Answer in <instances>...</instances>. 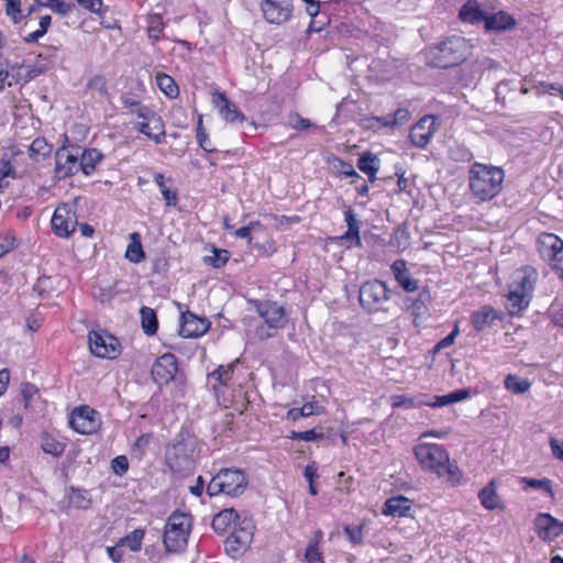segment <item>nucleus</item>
<instances>
[{
  "mask_svg": "<svg viewBox=\"0 0 563 563\" xmlns=\"http://www.w3.org/2000/svg\"><path fill=\"white\" fill-rule=\"evenodd\" d=\"M415 455L426 471L446 477L452 484H460L462 473L456 464L450 461L446 450L439 444L422 443L415 448Z\"/></svg>",
  "mask_w": 563,
  "mask_h": 563,
  "instance_id": "obj_1",
  "label": "nucleus"
},
{
  "mask_svg": "<svg viewBox=\"0 0 563 563\" xmlns=\"http://www.w3.org/2000/svg\"><path fill=\"white\" fill-rule=\"evenodd\" d=\"M472 48L471 41L453 35L428 48L426 53L427 63L438 68L454 67L471 55Z\"/></svg>",
  "mask_w": 563,
  "mask_h": 563,
  "instance_id": "obj_2",
  "label": "nucleus"
},
{
  "mask_svg": "<svg viewBox=\"0 0 563 563\" xmlns=\"http://www.w3.org/2000/svg\"><path fill=\"white\" fill-rule=\"evenodd\" d=\"M504 177L499 167L474 163L468 170L470 190L481 201L490 200L501 191Z\"/></svg>",
  "mask_w": 563,
  "mask_h": 563,
  "instance_id": "obj_3",
  "label": "nucleus"
},
{
  "mask_svg": "<svg viewBox=\"0 0 563 563\" xmlns=\"http://www.w3.org/2000/svg\"><path fill=\"white\" fill-rule=\"evenodd\" d=\"M197 440L189 434H179L167 448L166 463L174 473H189L195 467Z\"/></svg>",
  "mask_w": 563,
  "mask_h": 563,
  "instance_id": "obj_4",
  "label": "nucleus"
},
{
  "mask_svg": "<svg viewBox=\"0 0 563 563\" xmlns=\"http://www.w3.org/2000/svg\"><path fill=\"white\" fill-rule=\"evenodd\" d=\"M247 486V478L245 474L236 468L221 470L212 477L207 486V493L210 496L224 494L228 496L241 495Z\"/></svg>",
  "mask_w": 563,
  "mask_h": 563,
  "instance_id": "obj_5",
  "label": "nucleus"
},
{
  "mask_svg": "<svg viewBox=\"0 0 563 563\" xmlns=\"http://www.w3.org/2000/svg\"><path fill=\"white\" fill-rule=\"evenodd\" d=\"M191 530V518L186 514L174 512L165 526L164 544L169 552H179L187 545Z\"/></svg>",
  "mask_w": 563,
  "mask_h": 563,
  "instance_id": "obj_6",
  "label": "nucleus"
},
{
  "mask_svg": "<svg viewBox=\"0 0 563 563\" xmlns=\"http://www.w3.org/2000/svg\"><path fill=\"white\" fill-rule=\"evenodd\" d=\"M358 299L361 306L371 313L385 311L390 299V290L380 280H369L361 286Z\"/></svg>",
  "mask_w": 563,
  "mask_h": 563,
  "instance_id": "obj_7",
  "label": "nucleus"
},
{
  "mask_svg": "<svg viewBox=\"0 0 563 563\" xmlns=\"http://www.w3.org/2000/svg\"><path fill=\"white\" fill-rule=\"evenodd\" d=\"M254 529L252 519L243 518L239 520L232 534L225 540V551L231 558L236 559L249 549L253 540Z\"/></svg>",
  "mask_w": 563,
  "mask_h": 563,
  "instance_id": "obj_8",
  "label": "nucleus"
},
{
  "mask_svg": "<svg viewBox=\"0 0 563 563\" xmlns=\"http://www.w3.org/2000/svg\"><path fill=\"white\" fill-rule=\"evenodd\" d=\"M89 349L92 354L102 358H115L121 352L118 339L106 331L89 333Z\"/></svg>",
  "mask_w": 563,
  "mask_h": 563,
  "instance_id": "obj_9",
  "label": "nucleus"
},
{
  "mask_svg": "<svg viewBox=\"0 0 563 563\" xmlns=\"http://www.w3.org/2000/svg\"><path fill=\"white\" fill-rule=\"evenodd\" d=\"M78 219L74 207L59 205L52 217V230L59 238H68L76 229Z\"/></svg>",
  "mask_w": 563,
  "mask_h": 563,
  "instance_id": "obj_10",
  "label": "nucleus"
},
{
  "mask_svg": "<svg viewBox=\"0 0 563 563\" xmlns=\"http://www.w3.org/2000/svg\"><path fill=\"white\" fill-rule=\"evenodd\" d=\"M439 129L437 117L424 115L411 128L409 136L415 146L423 148Z\"/></svg>",
  "mask_w": 563,
  "mask_h": 563,
  "instance_id": "obj_11",
  "label": "nucleus"
},
{
  "mask_svg": "<svg viewBox=\"0 0 563 563\" xmlns=\"http://www.w3.org/2000/svg\"><path fill=\"white\" fill-rule=\"evenodd\" d=\"M261 10L271 24H284L289 21L292 5L287 0H262Z\"/></svg>",
  "mask_w": 563,
  "mask_h": 563,
  "instance_id": "obj_12",
  "label": "nucleus"
},
{
  "mask_svg": "<svg viewBox=\"0 0 563 563\" xmlns=\"http://www.w3.org/2000/svg\"><path fill=\"white\" fill-rule=\"evenodd\" d=\"M178 371L174 354L165 353L152 366V377L157 385H166L174 379Z\"/></svg>",
  "mask_w": 563,
  "mask_h": 563,
  "instance_id": "obj_13",
  "label": "nucleus"
},
{
  "mask_svg": "<svg viewBox=\"0 0 563 563\" xmlns=\"http://www.w3.org/2000/svg\"><path fill=\"white\" fill-rule=\"evenodd\" d=\"M528 276L526 274L518 277V282L514 280L511 288L507 295L506 308L511 316L519 314L528 305L526 301V284Z\"/></svg>",
  "mask_w": 563,
  "mask_h": 563,
  "instance_id": "obj_14",
  "label": "nucleus"
},
{
  "mask_svg": "<svg viewBox=\"0 0 563 563\" xmlns=\"http://www.w3.org/2000/svg\"><path fill=\"white\" fill-rule=\"evenodd\" d=\"M79 151L77 147L76 153H73L63 147L56 152L55 173L58 178L69 177L80 170Z\"/></svg>",
  "mask_w": 563,
  "mask_h": 563,
  "instance_id": "obj_15",
  "label": "nucleus"
},
{
  "mask_svg": "<svg viewBox=\"0 0 563 563\" xmlns=\"http://www.w3.org/2000/svg\"><path fill=\"white\" fill-rule=\"evenodd\" d=\"M210 328L206 318H200L190 311L181 313L179 334L184 338H198Z\"/></svg>",
  "mask_w": 563,
  "mask_h": 563,
  "instance_id": "obj_16",
  "label": "nucleus"
},
{
  "mask_svg": "<svg viewBox=\"0 0 563 563\" xmlns=\"http://www.w3.org/2000/svg\"><path fill=\"white\" fill-rule=\"evenodd\" d=\"M256 310L269 329H282L287 322L284 308L276 302H260Z\"/></svg>",
  "mask_w": 563,
  "mask_h": 563,
  "instance_id": "obj_17",
  "label": "nucleus"
},
{
  "mask_svg": "<svg viewBox=\"0 0 563 563\" xmlns=\"http://www.w3.org/2000/svg\"><path fill=\"white\" fill-rule=\"evenodd\" d=\"M70 427L81 434H90L96 431L98 424L95 419V411L89 407L75 409L69 419Z\"/></svg>",
  "mask_w": 563,
  "mask_h": 563,
  "instance_id": "obj_18",
  "label": "nucleus"
},
{
  "mask_svg": "<svg viewBox=\"0 0 563 563\" xmlns=\"http://www.w3.org/2000/svg\"><path fill=\"white\" fill-rule=\"evenodd\" d=\"M563 250V241L553 233H542L537 239V251L540 256L549 262Z\"/></svg>",
  "mask_w": 563,
  "mask_h": 563,
  "instance_id": "obj_19",
  "label": "nucleus"
},
{
  "mask_svg": "<svg viewBox=\"0 0 563 563\" xmlns=\"http://www.w3.org/2000/svg\"><path fill=\"white\" fill-rule=\"evenodd\" d=\"M536 530L542 540H552L562 534L561 522L549 514H541L534 521Z\"/></svg>",
  "mask_w": 563,
  "mask_h": 563,
  "instance_id": "obj_20",
  "label": "nucleus"
},
{
  "mask_svg": "<svg viewBox=\"0 0 563 563\" xmlns=\"http://www.w3.org/2000/svg\"><path fill=\"white\" fill-rule=\"evenodd\" d=\"M213 104L219 109L222 118L228 122L243 121L245 118L238 108L227 98L224 92H214Z\"/></svg>",
  "mask_w": 563,
  "mask_h": 563,
  "instance_id": "obj_21",
  "label": "nucleus"
},
{
  "mask_svg": "<svg viewBox=\"0 0 563 563\" xmlns=\"http://www.w3.org/2000/svg\"><path fill=\"white\" fill-rule=\"evenodd\" d=\"M390 269L394 274L395 279L405 291L413 292L418 290V280L410 277V274L407 269V263L405 260H396L391 264Z\"/></svg>",
  "mask_w": 563,
  "mask_h": 563,
  "instance_id": "obj_22",
  "label": "nucleus"
},
{
  "mask_svg": "<svg viewBox=\"0 0 563 563\" xmlns=\"http://www.w3.org/2000/svg\"><path fill=\"white\" fill-rule=\"evenodd\" d=\"M496 320H500V314L490 306H483L471 314V322L478 332L490 328Z\"/></svg>",
  "mask_w": 563,
  "mask_h": 563,
  "instance_id": "obj_23",
  "label": "nucleus"
},
{
  "mask_svg": "<svg viewBox=\"0 0 563 563\" xmlns=\"http://www.w3.org/2000/svg\"><path fill=\"white\" fill-rule=\"evenodd\" d=\"M411 509L410 499L404 496L391 497L386 500L383 514L393 517H405Z\"/></svg>",
  "mask_w": 563,
  "mask_h": 563,
  "instance_id": "obj_24",
  "label": "nucleus"
},
{
  "mask_svg": "<svg viewBox=\"0 0 563 563\" xmlns=\"http://www.w3.org/2000/svg\"><path fill=\"white\" fill-rule=\"evenodd\" d=\"M344 219L346 222L347 231L340 236L341 241L355 243V245H361V238H360V225L358 221L351 208H346L344 211ZM352 244H349L350 247Z\"/></svg>",
  "mask_w": 563,
  "mask_h": 563,
  "instance_id": "obj_25",
  "label": "nucleus"
},
{
  "mask_svg": "<svg viewBox=\"0 0 563 563\" xmlns=\"http://www.w3.org/2000/svg\"><path fill=\"white\" fill-rule=\"evenodd\" d=\"M410 119V112L409 110L405 108L398 109L394 115H386V117H374L368 119V122H376L382 124L383 126H398L407 123ZM374 123L368 124V128H374Z\"/></svg>",
  "mask_w": 563,
  "mask_h": 563,
  "instance_id": "obj_26",
  "label": "nucleus"
},
{
  "mask_svg": "<svg viewBox=\"0 0 563 563\" xmlns=\"http://www.w3.org/2000/svg\"><path fill=\"white\" fill-rule=\"evenodd\" d=\"M240 517L233 508L223 509L212 520V528L218 533H224Z\"/></svg>",
  "mask_w": 563,
  "mask_h": 563,
  "instance_id": "obj_27",
  "label": "nucleus"
},
{
  "mask_svg": "<svg viewBox=\"0 0 563 563\" xmlns=\"http://www.w3.org/2000/svg\"><path fill=\"white\" fill-rule=\"evenodd\" d=\"M460 19L466 23H478L485 21L486 14L481 10L475 0H468L460 10Z\"/></svg>",
  "mask_w": 563,
  "mask_h": 563,
  "instance_id": "obj_28",
  "label": "nucleus"
},
{
  "mask_svg": "<svg viewBox=\"0 0 563 563\" xmlns=\"http://www.w3.org/2000/svg\"><path fill=\"white\" fill-rule=\"evenodd\" d=\"M485 27L488 31H505L515 24V20L507 13L500 11L498 13L487 15L485 18Z\"/></svg>",
  "mask_w": 563,
  "mask_h": 563,
  "instance_id": "obj_29",
  "label": "nucleus"
},
{
  "mask_svg": "<svg viewBox=\"0 0 563 563\" xmlns=\"http://www.w3.org/2000/svg\"><path fill=\"white\" fill-rule=\"evenodd\" d=\"M102 159V154L96 148H89L81 152L79 162L80 170L85 175H90L95 172L96 165Z\"/></svg>",
  "mask_w": 563,
  "mask_h": 563,
  "instance_id": "obj_30",
  "label": "nucleus"
},
{
  "mask_svg": "<svg viewBox=\"0 0 563 563\" xmlns=\"http://www.w3.org/2000/svg\"><path fill=\"white\" fill-rule=\"evenodd\" d=\"M478 498L482 505L489 510L497 509L500 507L501 501L495 489V482L492 481L486 485L478 494Z\"/></svg>",
  "mask_w": 563,
  "mask_h": 563,
  "instance_id": "obj_31",
  "label": "nucleus"
},
{
  "mask_svg": "<svg viewBox=\"0 0 563 563\" xmlns=\"http://www.w3.org/2000/svg\"><path fill=\"white\" fill-rule=\"evenodd\" d=\"M134 128H135V130L143 133L144 135H146L148 139L153 140L157 144L162 143L163 139L165 136V126H164L163 122H162V131L161 132H159V130H155L153 128V124L151 123L150 119H145L142 121H135Z\"/></svg>",
  "mask_w": 563,
  "mask_h": 563,
  "instance_id": "obj_32",
  "label": "nucleus"
},
{
  "mask_svg": "<svg viewBox=\"0 0 563 563\" xmlns=\"http://www.w3.org/2000/svg\"><path fill=\"white\" fill-rule=\"evenodd\" d=\"M470 390L468 389H457L444 396H435L433 401L424 402L430 407H443L453 402H457L468 398Z\"/></svg>",
  "mask_w": 563,
  "mask_h": 563,
  "instance_id": "obj_33",
  "label": "nucleus"
},
{
  "mask_svg": "<svg viewBox=\"0 0 563 563\" xmlns=\"http://www.w3.org/2000/svg\"><path fill=\"white\" fill-rule=\"evenodd\" d=\"M68 503L77 509H88L91 505V498L87 490L70 487L68 490Z\"/></svg>",
  "mask_w": 563,
  "mask_h": 563,
  "instance_id": "obj_34",
  "label": "nucleus"
},
{
  "mask_svg": "<svg viewBox=\"0 0 563 563\" xmlns=\"http://www.w3.org/2000/svg\"><path fill=\"white\" fill-rule=\"evenodd\" d=\"M131 243L128 245L125 256L132 263H140L144 258V252L140 241V234L136 232L130 235Z\"/></svg>",
  "mask_w": 563,
  "mask_h": 563,
  "instance_id": "obj_35",
  "label": "nucleus"
},
{
  "mask_svg": "<svg viewBox=\"0 0 563 563\" xmlns=\"http://www.w3.org/2000/svg\"><path fill=\"white\" fill-rule=\"evenodd\" d=\"M154 181L158 186L161 194L166 201L167 206H176L177 205V192L173 190L169 186L166 185L165 177L161 173H156L154 175Z\"/></svg>",
  "mask_w": 563,
  "mask_h": 563,
  "instance_id": "obj_36",
  "label": "nucleus"
},
{
  "mask_svg": "<svg viewBox=\"0 0 563 563\" xmlns=\"http://www.w3.org/2000/svg\"><path fill=\"white\" fill-rule=\"evenodd\" d=\"M135 115V121H142L145 119H150L153 128L155 130L162 131V119L155 112H153L150 108L141 104L136 109H132V113Z\"/></svg>",
  "mask_w": 563,
  "mask_h": 563,
  "instance_id": "obj_37",
  "label": "nucleus"
},
{
  "mask_svg": "<svg viewBox=\"0 0 563 563\" xmlns=\"http://www.w3.org/2000/svg\"><path fill=\"white\" fill-rule=\"evenodd\" d=\"M376 162V156L369 153L363 154L357 162V167L360 168V170L368 175L371 181H374L376 179L375 175L378 170Z\"/></svg>",
  "mask_w": 563,
  "mask_h": 563,
  "instance_id": "obj_38",
  "label": "nucleus"
},
{
  "mask_svg": "<svg viewBox=\"0 0 563 563\" xmlns=\"http://www.w3.org/2000/svg\"><path fill=\"white\" fill-rule=\"evenodd\" d=\"M504 386L509 393L521 395L528 390V380L521 379L517 375L509 374L505 377Z\"/></svg>",
  "mask_w": 563,
  "mask_h": 563,
  "instance_id": "obj_39",
  "label": "nucleus"
},
{
  "mask_svg": "<svg viewBox=\"0 0 563 563\" xmlns=\"http://www.w3.org/2000/svg\"><path fill=\"white\" fill-rule=\"evenodd\" d=\"M156 84L158 88L170 98H175L179 93V89L175 80L166 74H157Z\"/></svg>",
  "mask_w": 563,
  "mask_h": 563,
  "instance_id": "obj_40",
  "label": "nucleus"
},
{
  "mask_svg": "<svg viewBox=\"0 0 563 563\" xmlns=\"http://www.w3.org/2000/svg\"><path fill=\"white\" fill-rule=\"evenodd\" d=\"M142 328L147 334H154L157 331L156 313L152 308L143 307L141 309Z\"/></svg>",
  "mask_w": 563,
  "mask_h": 563,
  "instance_id": "obj_41",
  "label": "nucleus"
},
{
  "mask_svg": "<svg viewBox=\"0 0 563 563\" xmlns=\"http://www.w3.org/2000/svg\"><path fill=\"white\" fill-rule=\"evenodd\" d=\"M51 23H52L51 15H43L40 19V23H38L40 27L36 31L31 32L26 36H24L23 37L24 43H27V44L36 43L40 38H42L46 34Z\"/></svg>",
  "mask_w": 563,
  "mask_h": 563,
  "instance_id": "obj_42",
  "label": "nucleus"
},
{
  "mask_svg": "<svg viewBox=\"0 0 563 563\" xmlns=\"http://www.w3.org/2000/svg\"><path fill=\"white\" fill-rule=\"evenodd\" d=\"M530 489L539 492L543 497L549 500L554 499V493L552 489V481L549 478L533 479L530 478Z\"/></svg>",
  "mask_w": 563,
  "mask_h": 563,
  "instance_id": "obj_43",
  "label": "nucleus"
},
{
  "mask_svg": "<svg viewBox=\"0 0 563 563\" xmlns=\"http://www.w3.org/2000/svg\"><path fill=\"white\" fill-rule=\"evenodd\" d=\"M390 401H391V406L394 408H405V409H410V408L420 407V406L424 405V401L412 398V397H407L406 395L391 396Z\"/></svg>",
  "mask_w": 563,
  "mask_h": 563,
  "instance_id": "obj_44",
  "label": "nucleus"
},
{
  "mask_svg": "<svg viewBox=\"0 0 563 563\" xmlns=\"http://www.w3.org/2000/svg\"><path fill=\"white\" fill-rule=\"evenodd\" d=\"M143 538L144 531L136 529L131 534L122 538L120 540V545L128 547L131 551H137L141 549Z\"/></svg>",
  "mask_w": 563,
  "mask_h": 563,
  "instance_id": "obj_45",
  "label": "nucleus"
},
{
  "mask_svg": "<svg viewBox=\"0 0 563 563\" xmlns=\"http://www.w3.org/2000/svg\"><path fill=\"white\" fill-rule=\"evenodd\" d=\"M233 371H234V364L232 363L227 366H219L209 376L211 379L218 380L221 385H228V383L232 378Z\"/></svg>",
  "mask_w": 563,
  "mask_h": 563,
  "instance_id": "obj_46",
  "label": "nucleus"
},
{
  "mask_svg": "<svg viewBox=\"0 0 563 563\" xmlns=\"http://www.w3.org/2000/svg\"><path fill=\"white\" fill-rule=\"evenodd\" d=\"M117 285L118 284L114 283V284H109L106 286H100L93 292L95 298H97L102 303L109 302L118 295Z\"/></svg>",
  "mask_w": 563,
  "mask_h": 563,
  "instance_id": "obj_47",
  "label": "nucleus"
},
{
  "mask_svg": "<svg viewBox=\"0 0 563 563\" xmlns=\"http://www.w3.org/2000/svg\"><path fill=\"white\" fill-rule=\"evenodd\" d=\"M29 151L31 157H35L38 155L45 157L49 155L52 147L44 139L37 137L32 142Z\"/></svg>",
  "mask_w": 563,
  "mask_h": 563,
  "instance_id": "obj_48",
  "label": "nucleus"
},
{
  "mask_svg": "<svg viewBox=\"0 0 563 563\" xmlns=\"http://www.w3.org/2000/svg\"><path fill=\"white\" fill-rule=\"evenodd\" d=\"M7 177L15 178L16 174L11 163L8 159L2 158L0 161V194L9 185L8 181H4Z\"/></svg>",
  "mask_w": 563,
  "mask_h": 563,
  "instance_id": "obj_49",
  "label": "nucleus"
},
{
  "mask_svg": "<svg viewBox=\"0 0 563 563\" xmlns=\"http://www.w3.org/2000/svg\"><path fill=\"white\" fill-rule=\"evenodd\" d=\"M44 7L49 8L53 12L64 16L68 15L75 8L73 3H67L60 0H46Z\"/></svg>",
  "mask_w": 563,
  "mask_h": 563,
  "instance_id": "obj_50",
  "label": "nucleus"
},
{
  "mask_svg": "<svg viewBox=\"0 0 563 563\" xmlns=\"http://www.w3.org/2000/svg\"><path fill=\"white\" fill-rule=\"evenodd\" d=\"M43 450L54 456H59L65 450V445L62 442L56 441L53 438L46 437L42 442Z\"/></svg>",
  "mask_w": 563,
  "mask_h": 563,
  "instance_id": "obj_51",
  "label": "nucleus"
},
{
  "mask_svg": "<svg viewBox=\"0 0 563 563\" xmlns=\"http://www.w3.org/2000/svg\"><path fill=\"white\" fill-rule=\"evenodd\" d=\"M230 254L227 250H217L214 249L213 255L206 257V263L212 265L216 268H220L227 264L229 261Z\"/></svg>",
  "mask_w": 563,
  "mask_h": 563,
  "instance_id": "obj_52",
  "label": "nucleus"
},
{
  "mask_svg": "<svg viewBox=\"0 0 563 563\" xmlns=\"http://www.w3.org/2000/svg\"><path fill=\"white\" fill-rule=\"evenodd\" d=\"M5 14L12 19L14 24H19L22 19L21 0H12L5 5Z\"/></svg>",
  "mask_w": 563,
  "mask_h": 563,
  "instance_id": "obj_53",
  "label": "nucleus"
},
{
  "mask_svg": "<svg viewBox=\"0 0 563 563\" xmlns=\"http://www.w3.org/2000/svg\"><path fill=\"white\" fill-rule=\"evenodd\" d=\"M391 244L398 249L406 250L409 245V233L404 228H397L391 236Z\"/></svg>",
  "mask_w": 563,
  "mask_h": 563,
  "instance_id": "obj_54",
  "label": "nucleus"
},
{
  "mask_svg": "<svg viewBox=\"0 0 563 563\" xmlns=\"http://www.w3.org/2000/svg\"><path fill=\"white\" fill-rule=\"evenodd\" d=\"M319 540L311 541L306 549L305 558L308 563H323L322 554L318 547Z\"/></svg>",
  "mask_w": 563,
  "mask_h": 563,
  "instance_id": "obj_55",
  "label": "nucleus"
},
{
  "mask_svg": "<svg viewBox=\"0 0 563 563\" xmlns=\"http://www.w3.org/2000/svg\"><path fill=\"white\" fill-rule=\"evenodd\" d=\"M450 158L455 162H468L472 159V153L462 145L452 146L449 151Z\"/></svg>",
  "mask_w": 563,
  "mask_h": 563,
  "instance_id": "obj_56",
  "label": "nucleus"
},
{
  "mask_svg": "<svg viewBox=\"0 0 563 563\" xmlns=\"http://www.w3.org/2000/svg\"><path fill=\"white\" fill-rule=\"evenodd\" d=\"M87 88L99 92L101 96L107 95V79L102 75H95L87 82Z\"/></svg>",
  "mask_w": 563,
  "mask_h": 563,
  "instance_id": "obj_57",
  "label": "nucleus"
},
{
  "mask_svg": "<svg viewBox=\"0 0 563 563\" xmlns=\"http://www.w3.org/2000/svg\"><path fill=\"white\" fill-rule=\"evenodd\" d=\"M322 437H323L322 433H317L313 429H311V430L300 431V432L292 431L289 438L292 440H302V441L309 442V441H314L317 439H320Z\"/></svg>",
  "mask_w": 563,
  "mask_h": 563,
  "instance_id": "obj_58",
  "label": "nucleus"
},
{
  "mask_svg": "<svg viewBox=\"0 0 563 563\" xmlns=\"http://www.w3.org/2000/svg\"><path fill=\"white\" fill-rule=\"evenodd\" d=\"M343 530H344L345 536L352 543L360 544L362 542V540H363L362 527L345 526Z\"/></svg>",
  "mask_w": 563,
  "mask_h": 563,
  "instance_id": "obj_59",
  "label": "nucleus"
},
{
  "mask_svg": "<svg viewBox=\"0 0 563 563\" xmlns=\"http://www.w3.org/2000/svg\"><path fill=\"white\" fill-rule=\"evenodd\" d=\"M111 466L117 475H123L129 468L128 459L124 455H119L112 460Z\"/></svg>",
  "mask_w": 563,
  "mask_h": 563,
  "instance_id": "obj_60",
  "label": "nucleus"
},
{
  "mask_svg": "<svg viewBox=\"0 0 563 563\" xmlns=\"http://www.w3.org/2000/svg\"><path fill=\"white\" fill-rule=\"evenodd\" d=\"M289 125L296 130H305L312 126L310 120L301 118L297 113L289 115Z\"/></svg>",
  "mask_w": 563,
  "mask_h": 563,
  "instance_id": "obj_61",
  "label": "nucleus"
},
{
  "mask_svg": "<svg viewBox=\"0 0 563 563\" xmlns=\"http://www.w3.org/2000/svg\"><path fill=\"white\" fill-rule=\"evenodd\" d=\"M47 67L43 64L27 66L25 75L22 77L24 81H30L35 77L45 73Z\"/></svg>",
  "mask_w": 563,
  "mask_h": 563,
  "instance_id": "obj_62",
  "label": "nucleus"
},
{
  "mask_svg": "<svg viewBox=\"0 0 563 563\" xmlns=\"http://www.w3.org/2000/svg\"><path fill=\"white\" fill-rule=\"evenodd\" d=\"M551 320L563 328V303L554 302L550 308Z\"/></svg>",
  "mask_w": 563,
  "mask_h": 563,
  "instance_id": "obj_63",
  "label": "nucleus"
},
{
  "mask_svg": "<svg viewBox=\"0 0 563 563\" xmlns=\"http://www.w3.org/2000/svg\"><path fill=\"white\" fill-rule=\"evenodd\" d=\"M561 280H563V250L548 262Z\"/></svg>",
  "mask_w": 563,
  "mask_h": 563,
  "instance_id": "obj_64",
  "label": "nucleus"
}]
</instances>
